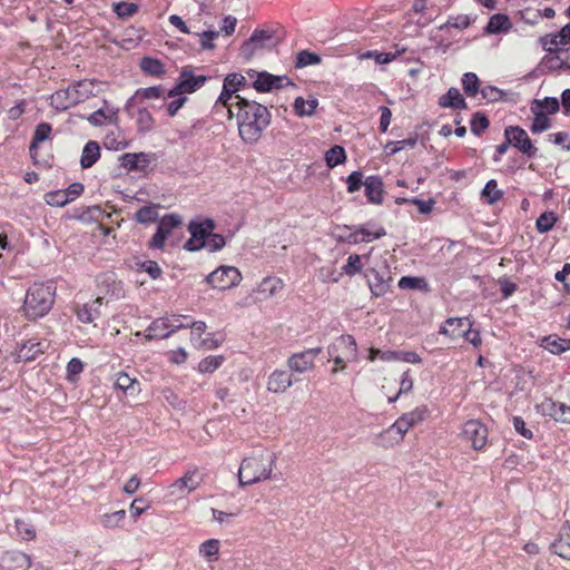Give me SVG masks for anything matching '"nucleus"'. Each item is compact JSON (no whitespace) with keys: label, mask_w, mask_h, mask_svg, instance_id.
<instances>
[{"label":"nucleus","mask_w":570,"mask_h":570,"mask_svg":"<svg viewBox=\"0 0 570 570\" xmlns=\"http://www.w3.org/2000/svg\"><path fill=\"white\" fill-rule=\"evenodd\" d=\"M237 98L234 117L237 119L239 136L246 144H255L268 127L271 112L265 106L254 100H247L243 97Z\"/></svg>","instance_id":"obj_1"},{"label":"nucleus","mask_w":570,"mask_h":570,"mask_svg":"<svg viewBox=\"0 0 570 570\" xmlns=\"http://www.w3.org/2000/svg\"><path fill=\"white\" fill-rule=\"evenodd\" d=\"M276 455L265 449H258L245 458L238 470L240 485H250L267 480L272 475Z\"/></svg>","instance_id":"obj_2"},{"label":"nucleus","mask_w":570,"mask_h":570,"mask_svg":"<svg viewBox=\"0 0 570 570\" xmlns=\"http://www.w3.org/2000/svg\"><path fill=\"white\" fill-rule=\"evenodd\" d=\"M56 295L53 282L33 283L27 291L23 313L28 320L46 316L52 308Z\"/></svg>","instance_id":"obj_3"},{"label":"nucleus","mask_w":570,"mask_h":570,"mask_svg":"<svg viewBox=\"0 0 570 570\" xmlns=\"http://www.w3.org/2000/svg\"><path fill=\"white\" fill-rule=\"evenodd\" d=\"M504 139L511 147L518 149L527 158L531 159L537 156L538 148L533 145L528 132L520 126H508L504 128Z\"/></svg>","instance_id":"obj_4"},{"label":"nucleus","mask_w":570,"mask_h":570,"mask_svg":"<svg viewBox=\"0 0 570 570\" xmlns=\"http://www.w3.org/2000/svg\"><path fill=\"white\" fill-rule=\"evenodd\" d=\"M242 274L234 266H219L206 276V282L213 287L220 291L229 289L237 286L242 281Z\"/></svg>","instance_id":"obj_5"},{"label":"nucleus","mask_w":570,"mask_h":570,"mask_svg":"<svg viewBox=\"0 0 570 570\" xmlns=\"http://www.w3.org/2000/svg\"><path fill=\"white\" fill-rule=\"evenodd\" d=\"M364 275L367 279L370 291L374 296H383L390 291L392 276L386 264H383L381 267L368 268Z\"/></svg>","instance_id":"obj_6"},{"label":"nucleus","mask_w":570,"mask_h":570,"mask_svg":"<svg viewBox=\"0 0 570 570\" xmlns=\"http://www.w3.org/2000/svg\"><path fill=\"white\" fill-rule=\"evenodd\" d=\"M215 224L212 219L207 218L203 222H190L188 229L191 237L185 243V248L189 252H195L204 248V244L214 230Z\"/></svg>","instance_id":"obj_7"},{"label":"nucleus","mask_w":570,"mask_h":570,"mask_svg":"<svg viewBox=\"0 0 570 570\" xmlns=\"http://www.w3.org/2000/svg\"><path fill=\"white\" fill-rule=\"evenodd\" d=\"M320 353H322V347H313L294 353L287 358V366L294 373H306L314 368L315 358Z\"/></svg>","instance_id":"obj_8"},{"label":"nucleus","mask_w":570,"mask_h":570,"mask_svg":"<svg viewBox=\"0 0 570 570\" xmlns=\"http://www.w3.org/2000/svg\"><path fill=\"white\" fill-rule=\"evenodd\" d=\"M181 224V219L176 214L164 216L158 223L157 230L149 240V247L153 249H161L166 238L171 234L173 229Z\"/></svg>","instance_id":"obj_9"},{"label":"nucleus","mask_w":570,"mask_h":570,"mask_svg":"<svg viewBox=\"0 0 570 570\" xmlns=\"http://www.w3.org/2000/svg\"><path fill=\"white\" fill-rule=\"evenodd\" d=\"M274 45V35L268 30H254L252 36L242 46V55L250 58L254 53L264 48H271Z\"/></svg>","instance_id":"obj_10"},{"label":"nucleus","mask_w":570,"mask_h":570,"mask_svg":"<svg viewBox=\"0 0 570 570\" xmlns=\"http://www.w3.org/2000/svg\"><path fill=\"white\" fill-rule=\"evenodd\" d=\"M207 80L205 76H195L193 71L184 68L179 76V81L176 87H174L168 92V97H176L183 92L191 94L203 87Z\"/></svg>","instance_id":"obj_11"},{"label":"nucleus","mask_w":570,"mask_h":570,"mask_svg":"<svg viewBox=\"0 0 570 570\" xmlns=\"http://www.w3.org/2000/svg\"><path fill=\"white\" fill-rule=\"evenodd\" d=\"M462 435L474 450H482L487 444L488 429L480 421L470 420L463 425Z\"/></svg>","instance_id":"obj_12"},{"label":"nucleus","mask_w":570,"mask_h":570,"mask_svg":"<svg viewBox=\"0 0 570 570\" xmlns=\"http://www.w3.org/2000/svg\"><path fill=\"white\" fill-rule=\"evenodd\" d=\"M202 483V476L196 469L188 470L181 478L169 485L171 495L184 497L196 490Z\"/></svg>","instance_id":"obj_13"},{"label":"nucleus","mask_w":570,"mask_h":570,"mask_svg":"<svg viewBox=\"0 0 570 570\" xmlns=\"http://www.w3.org/2000/svg\"><path fill=\"white\" fill-rule=\"evenodd\" d=\"M153 153H127L119 157L120 166L129 171H144L155 161Z\"/></svg>","instance_id":"obj_14"},{"label":"nucleus","mask_w":570,"mask_h":570,"mask_svg":"<svg viewBox=\"0 0 570 570\" xmlns=\"http://www.w3.org/2000/svg\"><path fill=\"white\" fill-rule=\"evenodd\" d=\"M328 355L337 354L348 361L357 360V345L352 335H341L327 347Z\"/></svg>","instance_id":"obj_15"},{"label":"nucleus","mask_w":570,"mask_h":570,"mask_svg":"<svg viewBox=\"0 0 570 570\" xmlns=\"http://www.w3.org/2000/svg\"><path fill=\"white\" fill-rule=\"evenodd\" d=\"M409 423L403 416H400L389 429L379 435L381 444L384 446H392L401 442L405 433L410 430Z\"/></svg>","instance_id":"obj_16"},{"label":"nucleus","mask_w":570,"mask_h":570,"mask_svg":"<svg viewBox=\"0 0 570 570\" xmlns=\"http://www.w3.org/2000/svg\"><path fill=\"white\" fill-rule=\"evenodd\" d=\"M47 343L41 340L30 338L23 342L17 350V360L19 362L35 361L39 355L45 353Z\"/></svg>","instance_id":"obj_17"},{"label":"nucleus","mask_w":570,"mask_h":570,"mask_svg":"<svg viewBox=\"0 0 570 570\" xmlns=\"http://www.w3.org/2000/svg\"><path fill=\"white\" fill-rule=\"evenodd\" d=\"M135 335H144L147 341L168 338L171 335L168 315L154 320L144 333Z\"/></svg>","instance_id":"obj_18"},{"label":"nucleus","mask_w":570,"mask_h":570,"mask_svg":"<svg viewBox=\"0 0 570 570\" xmlns=\"http://www.w3.org/2000/svg\"><path fill=\"white\" fill-rule=\"evenodd\" d=\"M237 97L240 96L223 85V90L214 106L215 112H225L228 119H233L238 101Z\"/></svg>","instance_id":"obj_19"},{"label":"nucleus","mask_w":570,"mask_h":570,"mask_svg":"<svg viewBox=\"0 0 570 570\" xmlns=\"http://www.w3.org/2000/svg\"><path fill=\"white\" fill-rule=\"evenodd\" d=\"M468 327H472V322L468 317H451L448 318L440 327L439 333L451 338L463 336Z\"/></svg>","instance_id":"obj_20"},{"label":"nucleus","mask_w":570,"mask_h":570,"mask_svg":"<svg viewBox=\"0 0 570 570\" xmlns=\"http://www.w3.org/2000/svg\"><path fill=\"white\" fill-rule=\"evenodd\" d=\"M293 385L292 374L284 370H275L267 381V390L272 393H284Z\"/></svg>","instance_id":"obj_21"},{"label":"nucleus","mask_w":570,"mask_h":570,"mask_svg":"<svg viewBox=\"0 0 570 570\" xmlns=\"http://www.w3.org/2000/svg\"><path fill=\"white\" fill-rule=\"evenodd\" d=\"M104 298L97 297L94 301H90L82 306L78 307L77 309V317L81 323L90 324L95 322L97 318L100 317L101 312V305H102Z\"/></svg>","instance_id":"obj_22"},{"label":"nucleus","mask_w":570,"mask_h":570,"mask_svg":"<svg viewBox=\"0 0 570 570\" xmlns=\"http://www.w3.org/2000/svg\"><path fill=\"white\" fill-rule=\"evenodd\" d=\"M365 196L372 204H382L383 202V180L380 176L373 175L364 180Z\"/></svg>","instance_id":"obj_23"},{"label":"nucleus","mask_w":570,"mask_h":570,"mask_svg":"<svg viewBox=\"0 0 570 570\" xmlns=\"http://www.w3.org/2000/svg\"><path fill=\"white\" fill-rule=\"evenodd\" d=\"M283 287L284 283L279 277L267 276L258 284L256 292L263 299H267L279 293Z\"/></svg>","instance_id":"obj_24"},{"label":"nucleus","mask_w":570,"mask_h":570,"mask_svg":"<svg viewBox=\"0 0 570 570\" xmlns=\"http://www.w3.org/2000/svg\"><path fill=\"white\" fill-rule=\"evenodd\" d=\"M553 551L563 559H570V521H567L552 544Z\"/></svg>","instance_id":"obj_25"},{"label":"nucleus","mask_w":570,"mask_h":570,"mask_svg":"<svg viewBox=\"0 0 570 570\" xmlns=\"http://www.w3.org/2000/svg\"><path fill=\"white\" fill-rule=\"evenodd\" d=\"M73 91V89H70V86L67 89L55 91L51 96V106L58 110H66L77 105Z\"/></svg>","instance_id":"obj_26"},{"label":"nucleus","mask_w":570,"mask_h":570,"mask_svg":"<svg viewBox=\"0 0 570 570\" xmlns=\"http://www.w3.org/2000/svg\"><path fill=\"white\" fill-rule=\"evenodd\" d=\"M439 105L443 108L466 109L468 105L458 88H450L439 98Z\"/></svg>","instance_id":"obj_27"},{"label":"nucleus","mask_w":570,"mask_h":570,"mask_svg":"<svg viewBox=\"0 0 570 570\" xmlns=\"http://www.w3.org/2000/svg\"><path fill=\"white\" fill-rule=\"evenodd\" d=\"M100 158V146L95 140H89L81 153L80 166L83 169L92 167Z\"/></svg>","instance_id":"obj_28"},{"label":"nucleus","mask_w":570,"mask_h":570,"mask_svg":"<svg viewBox=\"0 0 570 570\" xmlns=\"http://www.w3.org/2000/svg\"><path fill=\"white\" fill-rule=\"evenodd\" d=\"M541 346L553 354H561L570 350V340L561 338L557 335H548L542 338Z\"/></svg>","instance_id":"obj_29"},{"label":"nucleus","mask_w":570,"mask_h":570,"mask_svg":"<svg viewBox=\"0 0 570 570\" xmlns=\"http://www.w3.org/2000/svg\"><path fill=\"white\" fill-rule=\"evenodd\" d=\"M9 570H28L31 567V558L23 552H11L6 557Z\"/></svg>","instance_id":"obj_30"},{"label":"nucleus","mask_w":570,"mask_h":570,"mask_svg":"<svg viewBox=\"0 0 570 570\" xmlns=\"http://www.w3.org/2000/svg\"><path fill=\"white\" fill-rule=\"evenodd\" d=\"M358 228L360 233L362 234V237L365 238V243H370L386 235L385 228L373 222H367L363 225H360Z\"/></svg>","instance_id":"obj_31"},{"label":"nucleus","mask_w":570,"mask_h":570,"mask_svg":"<svg viewBox=\"0 0 570 570\" xmlns=\"http://www.w3.org/2000/svg\"><path fill=\"white\" fill-rule=\"evenodd\" d=\"M511 22L508 16L502 13H497L492 16L487 24V32L489 33H500L510 30Z\"/></svg>","instance_id":"obj_32"},{"label":"nucleus","mask_w":570,"mask_h":570,"mask_svg":"<svg viewBox=\"0 0 570 570\" xmlns=\"http://www.w3.org/2000/svg\"><path fill=\"white\" fill-rule=\"evenodd\" d=\"M531 111L534 115L533 121L530 127L533 134L543 132L551 127V119L548 117L546 112H543L542 110H537L535 107H531Z\"/></svg>","instance_id":"obj_33"},{"label":"nucleus","mask_w":570,"mask_h":570,"mask_svg":"<svg viewBox=\"0 0 570 570\" xmlns=\"http://www.w3.org/2000/svg\"><path fill=\"white\" fill-rule=\"evenodd\" d=\"M139 383L136 380V377H131L129 374L125 372H119L116 375L115 381V387L119 389L124 392H129L130 394H134L139 391L136 386H138Z\"/></svg>","instance_id":"obj_34"},{"label":"nucleus","mask_w":570,"mask_h":570,"mask_svg":"<svg viewBox=\"0 0 570 570\" xmlns=\"http://www.w3.org/2000/svg\"><path fill=\"white\" fill-rule=\"evenodd\" d=\"M115 117L116 111H114L112 109L99 108L98 110L90 114L87 120L92 126L100 127L107 122H111Z\"/></svg>","instance_id":"obj_35"},{"label":"nucleus","mask_w":570,"mask_h":570,"mask_svg":"<svg viewBox=\"0 0 570 570\" xmlns=\"http://www.w3.org/2000/svg\"><path fill=\"white\" fill-rule=\"evenodd\" d=\"M318 105V101L316 99H309L305 100L302 97H297L294 101V110L297 116L305 117V116H312Z\"/></svg>","instance_id":"obj_36"},{"label":"nucleus","mask_w":570,"mask_h":570,"mask_svg":"<svg viewBox=\"0 0 570 570\" xmlns=\"http://www.w3.org/2000/svg\"><path fill=\"white\" fill-rule=\"evenodd\" d=\"M126 519V511L118 510L111 513H105L100 517V524L106 529H116L120 527Z\"/></svg>","instance_id":"obj_37"},{"label":"nucleus","mask_w":570,"mask_h":570,"mask_svg":"<svg viewBox=\"0 0 570 570\" xmlns=\"http://www.w3.org/2000/svg\"><path fill=\"white\" fill-rule=\"evenodd\" d=\"M51 134V126L47 122L39 124L33 132L32 141L30 144V153L33 155L35 150L38 148L39 144L43 142L49 138Z\"/></svg>","instance_id":"obj_38"},{"label":"nucleus","mask_w":570,"mask_h":570,"mask_svg":"<svg viewBox=\"0 0 570 570\" xmlns=\"http://www.w3.org/2000/svg\"><path fill=\"white\" fill-rule=\"evenodd\" d=\"M346 153L342 146L335 145L325 153V161L330 168L345 163Z\"/></svg>","instance_id":"obj_39"},{"label":"nucleus","mask_w":570,"mask_h":570,"mask_svg":"<svg viewBox=\"0 0 570 570\" xmlns=\"http://www.w3.org/2000/svg\"><path fill=\"white\" fill-rule=\"evenodd\" d=\"M140 68L145 73L151 75V76H161L165 73L164 65L160 60L151 58V57H144L140 60Z\"/></svg>","instance_id":"obj_40"},{"label":"nucleus","mask_w":570,"mask_h":570,"mask_svg":"<svg viewBox=\"0 0 570 570\" xmlns=\"http://www.w3.org/2000/svg\"><path fill=\"white\" fill-rule=\"evenodd\" d=\"M531 107H535L537 110H542L547 115H553L560 109V101L554 97H546L544 99H534Z\"/></svg>","instance_id":"obj_41"},{"label":"nucleus","mask_w":570,"mask_h":570,"mask_svg":"<svg viewBox=\"0 0 570 570\" xmlns=\"http://www.w3.org/2000/svg\"><path fill=\"white\" fill-rule=\"evenodd\" d=\"M95 88V83L90 80H81L72 86H70V89H73L75 98H77V104L83 101L88 97L92 95Z\"/></svg>","instance_id":"obj_42"},{"label":"nucleus","mask_w":570,"mask_h":570,"mask_svg":"<svg viewBox=\"0 0 570 570\" xmlns=\"http://www.w3.org/2000/svg\"><path fill=\"white\" fill-rule=\"evenodd\" d=\"M538 409L542 415L550 416L554 421L559 422V414L560 410L562 409V403L547 399L538 406Z\"/></svg>","instance_id":"obj_43"},{"label":"nucleus","mask_w":570,"mask_h":570,"mask_svg":"<svg viewBox=\"0 0 570 570\" xmlns=\"http://www.w3.org/2000/svg\"><path fill=\"white\" fill-rule=\"evenodd\" d=\"M321 56L308 50H302L297 52L295 59V68H305L307 66L318 65L321 62Z\"/></svg>","instance_id":"obj_44"},{"label":"nucleus","mask_w":570,"mask_h":570,"mask_svg":"<svg viewBox=\"0 0 570 570\" xmlns=\"http://www.w3.org/2000/svg\"><path fill=\"white\" fill-rule=\"evenodd\" d=\"M462 87L469 97H475L480 91V81L474 72H466L462 77Z\"/></svg>","instance_id":"obj_45"},{"label":"nucleus","mask_w":570,"mask_h":570,"mask_svg":"<svg viewBox=\"0 0 570 570\" xmlns=\"http://www.w3.org/2000/svg\"><path fill=\"white\" fill-rule=\"evenodd\" d=\"M224 361L225 357L223 355H209L198 363V371L200 373H213L224 363Z\"/></svg>","instance_id":"obj_46"},{"label":"nucleus","mask_w":570,"mask_h":570,"mask_svg":"<svg viewBox=\"0 0 570 570\" xmlns=\"http://www.w3.org/2000/svg\"><path fill=\"white\" fill-rule=\"evenodd\" d=\"M557 216L553 212H544L542 213L535 222L537 230L541 234L548 233L551 230L557 222Z\"/></svg>","instance_id":"obj_47"},{"label":"nucleus","mask_w":570,"mask_h":570,"mask_svg":"<svg viewBox=\"0 0 570 570\" xmlns=\"http://www.w3.org/2000/svg\"><path fill=\"white\" fill-rule=\"evenodd\" d=\"M136 121L139 132H148L154 127V118L146 108L138 109Z\"/></svg>","instance_id":"obj_48"},{"label":"nucleus","mask_w":570,"mask_h":570,"mask_svg":"<svg viewBox=\"0 0 570 570\" xmlns=\"http://www.w3.org/2000/svg\"><path fill=\"white\" fill-rule=\"evenodd\" d=\"M482 196L487 199L488 204L492 205L502 198L503 193L498 189L497 180L491 179L485 184Z\"/></svg>","instance_id":"obj_49"},{"label":"nucleus","mask_w":570,"mask_h":570,"mask_svg":"<svg viewBox=\"0 0 570 570\" xmlns=\"http://www.w3.org/2000/svg\"><path fill=\"white\" fill-rule=\"evenodd\" d=\"M397 285L401 289H425L428 287L424 278L415 276H403Z\"/></svg>","instance_id":"obj_50"},{"label":"nucleus","mask_w":570,"mask_h":570,"mask_svg":"<svg viewBox=\"0 0 570 570\" xmlns=\"http://www.w3.org/2000/svg\"><path fill=\"white\" fill-rule=\"evenodd\" d=\"M363 269L362 258L357 254H352L347 258V263L342 267L344 274L354 276Z\"/></svg>","instance_id":"obj_51"},{"label":"nucleus","mask_w":570,"mask_h":570,"mask_svg":"<svg viewBox=\"0 0 570 570\" xmlns=\"http://www.w3.org/2000/svg\"><path fill=\"white\" fill-rule=\"evenodd\" d=\"M471 131L480 136L485 129H488L490 121L488 117L482 112H475L471 118Z\"/></svg>","instance_id":"obj_52"},{"label":"nucleus","mask_w":570,"mask_h":570,"mask_svg":"<svg viewBox=\"0 0 570 570\" xmlns=\"http://www.w3.org/2000/svg\"><path fill=\"white\" fill-rule=\"evenodd\" d=\"M218 552H219V541L216 539L206 540L199 547V553L208 560L216 558Z\"/></svg>","instance_id":"obj_53"},{"label":"nucleus","mask_w":570,"mask_h":570,"mask_svg":"<svg viewBox=\"0 0 570 570\" xmlns=\"http://www.w3.org/2000/svg\"><path fill=\"white\" fill-rule=\"evenodd\" d=\"M45 200L50 206L62 207L69 204V198L63 190H53L45 195Z\"/></svg>","instance_id":"obj_54"},{"label":"nucleus","mask_w":570,"mask_h":570,"mask_svg":"<svg viewBox=\"0 0 570 570\" xmlns=\"http://www.w3.org/2000/svg\"><path fill=\"white\" fill-rule=\"evenodd\" d=\"M114 11L119 18H129L138 11V6L134 2L121 1L114 4Z\"/></svg>","instance_id":"obj_55"},{"label":"nucleus","mask_w":570,"mask_h":570,"mask_svg":"<svg viewBox=\"0 0 570 570\" xmlns=\"http://www.w3.org/2000/svg\"><path fill=\"white\" fill-rule=\"evenodd\" d=\"M428 414L426 406H419L411 412L404 413L402 416L409 423L410 428L415 426L420 422H422Z\"/></svg>","instance_id":"obj_56"},{"label":"nucleus","mask_w":570,"mask_h":570,"mask_svg":"<svg viewBox=\"0 0 570 570\" xmlns=\"http://www.w3.org/2000/svg\"><path fill=\"white\" fill-rule=\"evenodd\" d=\"M190 332V342L195 347L199 346V341H203L202 335L205 333L207 326L203 321L190 322L189 327Z\"/></svg>","instance_id":"obj_57"},{"label":"nucleus","mask_w":570,"mask_h":570,"mask_svg":"<svg viewBox=\"0 0 570 570\" xmlns=\"http://www.w3.org/2000/svg\"><path fill=\"white\" fill-rule=\"evenodd\" d=\"M157 218V209L153 206H144L136 213V220L140 224L153 223Z\"/></svg>","instance_id":"obj_58"},{"label":"nucleus","mask_w":570,"mask_h":570,"mask_svg":"<svg viewBox=\"0 0 570 570\" xmlns=\"http://www.w3.org/2000/svg\"><path fill=\"white\" fill-rule=\"evenodd\" d=\"M253 86L259 92L271 91L273 89L272 73L259 72Z\"/></svg>","instance_id":"obj_59"},{"label":"nucleus","mask_w":570,"mask_h":570,"mask_svg":"<svg viewBox=\"0 0 570 570\" xmlns=\"http://www.w3.org/2000/svg\"><path fill=\"white\" fill-rule=\"evenodd\" d=\"M169 320V327L171 331V334L175 332L181 330V328H188L190 325L189 316L180 315V314H171L168 315Z\"/></svg>","instance_id":"obj_60"},{"label":"nucleus","mask_w":570,"mask_h":570,"mask_svg":"<svg viewBox=\"0 0 570 570\" xmlns=\"http://www.w3.org/2000/svg\"><path fill=\"white\" fill-rule=\"evenodd\" d=\"M416 141H417L416 138H409V139H403V140H399V141H390L386 144L384 149L389 155H395L396 153H399L406 146L414 147L416 145Z\"/></svg>","instance_id":"obj_61"},{"label":"nucleus","mask_w":570,"mask_h":570,"mask_svg":"<svg viewBox=\"0 0 570 570\" xmlns=\"http://www.w3.org/2000/svg\"><path fill=\"white\" fill-rule=\"evenodd\" d=\"M245 82L246 79L243 75L233 72L225 77L223 85L237 92L239 88L245 85Z\"/></svg>","instance_id":"obj_62"},{"label":"nucleus","mask_w":570,"mask_h":570,"mask_svg":"<svg viewBox=\"0 0 570 570\" xmlns=\"http://www.w3.org/2000/svg\"><path fill=\"white\" fill-rule=\"evenodd\" d=\"M347 193L353 194L360 190L361 186L364 185L363 174L360 170L351 173L346 178Z\"/></svg>","instance_id":"obj_63"},{"label":"nucleus","mask_w":570,"mask_h":570,"mask_svg":"<svg viewBox=\"0 0 570 570\" xmlns=\"http://www.w3.org/2000/svg\"><path fill=\"white\" fill-rule=\"evenodd\" d=\"M225 246V238L220 234L210 233L209 237L204 244V248H208L210 252H216Z\"/></svg>","instance_id":"obj_64"}]
</instances>
